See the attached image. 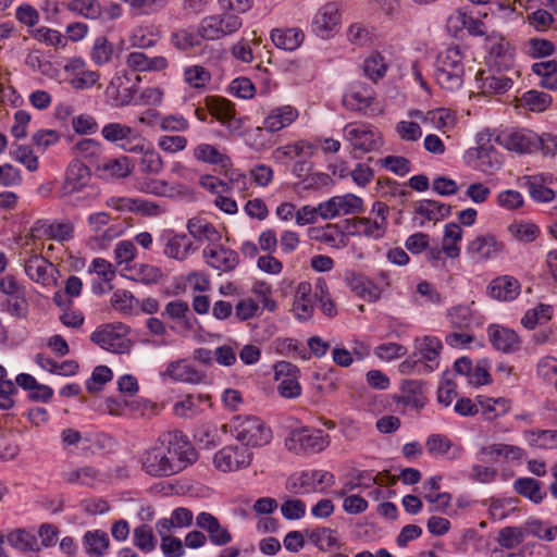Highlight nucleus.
<instances>
[{"mask_svg": "<svg viewBox=\"0 0 557 557\" xmlns=\"http://www.w3.org/2000/svg\"><path fill=\"white\" fill-rule=\"evenodd\" d=\"M198 460L191 442L180 430L163 432L140 457L141 470L153 478L177 474Z\"/></svg>", "mask_w": 557, "mask_h": 557, "instance_id": "obj_1", "label": "nucleus"}, {"mask_svg": "<svg viewBox=\"0 0 557 557\" xmlns=\"http://www.w3.org/2000/svg\"><path fill=\"white\" fill-rule=\"evenodd\" d=\"M436 83L446 90L456 91L463 85V54L458 46L441 51L435 60Z\"/></svg>", "mask_w": 557, "mask_h": 557, "instance_id": "obj_2", "label": "nucleus"}, {"mask_svg": "<svg viewBox=\"0 0 557 557\" xmlns=\"http://www.w3.org/2000/svg\"><path fill=\"white\" fill-rule=\"evenodd\" d=\"M224 432H230L244 446L260 447L270 443L271 430L256 416H235L223 425Z\"/></svg>", "mask_w": 557, "mask_h": 557, "instance_id": "obj_3", "label": "nucleus"}, {"mask_svg": "<svg viewBox=\"0 0 557 557\" xmlns=\"http://www.w3.org/2000/svg\"><path fill=\"white\" fill-rule=\"evenodd\" d=\"M0 307L17 319H25L28 314L26 288L12 274L0 278Z\"/></svg>", "mask_w": 557, "mask_h": 557, "instance_id": "obj_4", "label": "nucleus"}, {"mask_svg": "<svg viewBox=\"0 0 557 557\" xmlns=\"http://www.w3.org/2000/svg\"><path fill=\"white\" fill-rule=\"evenodd\" d=\"M335 484L333 473L324 470H307L293 474L286 482V488L293 494L305 495L331 487Z\"/></svg>", "mask_w": 557, "mask_h": 557, "instance_id": "obj_5", "label": "nucleus"}, {"mask_svg": "<svg viewBox=\"0 0 557 557\" xmlns=\"http://www.w3.org/2000/svg\"><path fill=\"white\" fill-rule=\"evenodd\" d=\"M285 445L296 454H315L329 445V435L312 428L296 429L290 432Z\"/></svg>", "mask_w": 557, "mask_h": 557, "instance_id": "obj_6", "label": "nucleus"}, {"mask_svg": "<svg viewBox=\"0 0 557 557\" xmlns=\"http://www.w3.org/2000/svg\"><path fill=\"white\" fill-rule=\"evenodd\" d=\"M128 332L129 327L123 323H111L92 332L90 339L104 350L123 354L131 347V342L126 338Z\"/></svg>", "mask_w": 557, "mask_h": 557, "instance_id": "obj_7", "label": "nucleus"}, {"mask_svg": "<svg viewBox=\"0 0 557 557\" xmlns=\"http://www.w3.org/2000/svg\"><path fill=\"white\" fill-rule=\"evenodd\" d=\"M242 18L232 12L206 16L199 24L203 40H216L237 32L242 27Z\"/></svg>", "mask_w": 557, "mask_h": 557, "instance_id": "obj_8", "label": "nucleus"}, {"mask_svg": "<svg viewBox=\"0 0 557 557\" xmlns=\"http://www.w3.org/2000/svg\"><path fill=\"white\" fill-rule=\"evenodd\" d=\"M482 139L480 137L479 143ZM465 159L474 170L487 175L494 174L502 166L500 156L491 144H479L478 147L469 149L466 152Z\"/></svg>", "mask_w": 557, "mask_h": 557, "instance_id": "obj_9", "label": "nucleus"}, {"mask_svg": "<svg viewBox=\"0 0 557 557\" xmlns=\"http://www.w3.org/2000/svg\"><path fill=\"white\" fill-rule=\"evenodd\" d=\"M101 135L109 143L125 141L121 144V147L131 152L143 151L145 148L144 139L139 133L122 123L111 122L106 124L101 129Z\"/></svg>", "mask_w": 557, "mask_h": 557, "instance_id": "obj_10", "label": "nucleus"}, {"mask_svg": "<svg viewBox=\"0 0 557 557\" xmlns=\"http://www.w3.org/2000/svg\"><path fill=\"white\" fill-rule=\"evenodd\" d=\"M344 136L350 143L354 150L361 153L375 151L383 145L380 133L374 132L364 124H347L344 128Z\"/></svg>", "mask_w": 557, "mask_h": 557, "instance_id": "obj_11", "label": "nucleus"}, {"mask_svg": "<svg viewBox=\"0 0 557 557\" xmlns=\"http://www.w3.org/2000/svg\"><path fill=\"white\" fill-rule=\"evenodd\" d=\"M251 460L252 454L247 447L230 445L215 453L213 463L220 471L231 472L248 467Z\"/></svg>", "mask_w": 557, "mask_h": 557, "instance_id": "obj_12", "label": "nucleus"}, {"mask_svg": "<svg viewBox=\"0 0 557 557\" xmlns=\"http://www.w3.org/2000/svg\"><path fill=\"white\" fill-rule=\"evenodd\" d=\"M375 99V91L371 85L355 82L345 91L343 96V104L351 110L361 112L369 108Z\"/></svg>", "mask_w": 557, "mask_h": 557, "instance_id": "obj_13", "label": "nucleus"}, {"mask_svg": "<svg viewBox=\"0 0 557 557\" xmlns=\"http://www.w3.org/2000/svg\"><path fill=\"white\" fill-rule=\"evenodd\" d=\"M91 173L88 165L79 160H73L65 173V180L61 191L63 196H69L81 191L90 181Z\"/></svg>", "mask_w": 557, "mask_h": 557, "instance_id": "obj_14", "label": "nucleus"}, {"mask_svg": "<svg viewBox=\"0 0 557 557\" xmlns=\"http://www.w3.org/2000/svg\"><path fill=\"white\" fill-rule=\"evenodd\" d=\"M159 242L163 245V253L176 260H185L191 251L196 250L186 234H176L173 231H164Z\"/></svg>", "mask_w": 557, "mask_h": 557, "instance_id": "obj_15", "label": "nucleus"}, {"mask_svg": "<svg viewBox=\"0 0 557 557\" xmlns=\"http://www.w3.org/2000/svg\"><path fill=\"white\" fill-rule=\"evenodd\" d=\"M339 21L341 15L337 5L333 2L326 3L313 17L312 32L321 38H329L339 24Z\"/></svg>", "mask_w": 557, "mask_h": 557, "instance_id": "obj_16", "label": "nucleus"}, {"mask_svg": "<svg viewBox=\"0 0 557 557\" xmlns=\"http://www.w3.org/2000/svg\"><path fill=\"white\" fill-rule=\"evenodd\" d=\"M202 256L209 267L223 272L234 270L239 262L238 253L235 250L220 245L206 247L202 251Z\"/></svg>", "mask_w": 557, "mask_h": 557, "instance_id": "obj_17", "label": "nucleus"}, {"mask_svg": "<svg viewBox=\"0 0 557 557\" xmlns=\"http://www.w3.org/2000/svg\"><path fill=\"white\" fill-rule=\"evenodd\" d=\"M487 335L492 346L502 352L512 354L521 347L518 334L513 330L498 324L488 325Z\"/></svg>", "mask_w": 557, "mask_h": 557, "instance_id": "obj_18", "label": "nucleus"}, {"mask_svg": "<svg viewBox=\"0 0 557 557\" xmlns=\"http://www.w3.org/2000/svg\"><path fill=\"white\" fill-rule=\"evenodd\" d=\"M502 144L508 150L523 154L539 151L541 140L539 139V135L532 131L522 129L507 135Z\"/></svg>", "mask_w": 557, "mask_h": 557, "instance_id": "obj_19", "label": "nucleus"}, {"mask_svg": "<svg viewBox=\"0 0 557 557\" xmlns=\"http://www.w3.org/2000/svg\"><path fill=\"white\" fill-rule=\"evenodd\" d=\"M196 525L209 533V539L216 546H224L232 541V535L211 513L202 511L196 517Z\"/></svg>", "mask_w": 557, "mask_h": 557, "instance_id": "obj_20", "label": "nucleus"}, {"mask_svg": "<svg viewBox=\"0 0 557 557\" xmlns=\"http://www.w3.org/2000/svg\"><path fill=\"white\" fill-rule=\"evenodd\" d=\"M345 282L357 296L367 301H376L381 296V289L361 273L347 271Z\"/></svg>", "mask_w": 557, "mask_h": 557, "instance_id": "obj_21", "label": "nucleus"}, {"mask_svg": "<svg viewBox=\"0 0 557 557\" xmlns=\"http://www.w3.org/2000/svg\"><path fill=\"white\" fill-rule=\"evenodd\" d=\"M165 376L173 381L189 384H200L207 381L205 372L197 370L195 367L186 363L184 360L172 361L168 364Z\"/></svg>", "mask_w": 557, "mask_h": 557, "instance_id": "obj_22", "label": "nucleus"}, {"mask_svg": "<svg viewBox=\"0 0 557 557\" xmlns=\"http://www.w3.org/2000/svg\"><path fill=\"white\" fill-rule=\"evenodd\" d=\"M503 250V244L498 243L493 235L475 237L468 246L467 252L475 261H484Z\"/></svg>", "mask_w": 557, "mask_h": 557, "instance_id": "obj_23", "label": "nucleus"}, {"mask_svg": "<svg viewBox=\"0 0 557 557\" xmlns=\"http://www.w3.org/2000/svg\"><path fill=\"white\" fill-rule=\"evenodd\" d=\"M298 116V111L292 106L274 108L265 116L263 128L275 133L290 125Z\"/></svg>", "mask_w": 557, "mask_h": 557, "instance_id": "obj_24", "label": "nucleus"}, {"mask_svg": "<svg viewBox=\"0 0 557 557\" xmlns=\"http://www.w3.org/2000/svg\"><path fill=\"white\" fill-rule=\"evenodd\" d=\"M424 382L418 380H404L401 382L403 396L398 398V403L404 406L421 410L426 403L424 396Z\"/></svg>", "mask_w": 557, "mask_h": 557, "instance_id": "obj_25", "label": "nucleus"}, {"mask_svg": "<svg viewBox=\"0 0 557 557\" xmlns=\"http://www.w3.org/2000/svg\"><path fill=\"white\" fill-rule=\"evenodd\" d=\"M513 491L533 504H541L547 496L543 483L534 478L522 476L515 480Z\"/></svg>", "mask_w": 557, "mask_h": 557, "instance_id": "obj_26", "label": "nucleus"}, {"mask_svg": "<svg viewBox=\"0 0 557 557\" xmlns=\"http://www.w3.org/2000/svg\"><path fill=\"white\" fill-rule=\"evenodd\" d=\"M305 34L298 27L274 28L271 32V40L278 49L295 51L304 42Z\"/></svg>", "mask_w": 557, "mask_h": 557, "instance_id": "obj_27", "label": "nucleus"}, {"mask_svg": "<svg viewBox=\"0 0 557 557\" xmlns=\"http://www.w3.org/2000/svg\"><path fill=\"white\" fill-rule=\"evenodd\" d=\"M52 267V263L46 258L34 255L25 261L24 270L32 281L42 285H49L53 281L49 272Z\"/></svg>", "mask_w": 557, "mask_h": 557, "instance_id": "obj_28", "label": "nucleus"}, {"mask_svg": "<svg viewBox=\"0 0 557 557\" xmlns=\"http://www.w3.org/2000/svg\"><path fill=\"white\" fill-rule=\"evenodd\" d=\"M520 293V284L512 276H500L491 282L488 285V294L497 300H512Z\"/></svg>", "mask_w": 557, "mask_h": 557, "instance_id": "obj_29", "label": "nucleus"}, {"mask_svg": "<svg viewBox=\"0 0 557 557\" xmlns=\"http://www.w3.org/2000/svg\"><path fill=\"white\" fill-rule=\"evenodd\" d=\"M162 315L177 321L186 331H193L195 323H197V319L190 312L188 304L181 299L168 302Z\"/></svg>", "mask_w": 557, "mask_h": 557, "instance_id": "obj_30", "label": "nucleus"}, {"mask_svg": "<svg viewBox=\"0 0 557 557\" xmlns=\"http://www.w3.org/2000/svg\"><path fill=\"white\" fill-rule=\"evenodd\" d=\"M126 64L137 72L162 71L168 66V61L164 57L149 58L144 52L135 51L127 55Z\"/></svg>", "mask_w": 557, "mask_h": 557, "instance_id": "obj_31", "label": "nucleus"}, {"mask_svg": "<svg viewBox=\"0 0 557 557\" xmlns=\"http://www.w3.org/2000/svg\"><path fill=\"white\" fill-rule=\"evenodd\" d=\"M443 344L440 338L435 336H424L422 339L417 341V358L421 359V363L424 361L431 362L430 364L437 368V359L440 357Z\"/></svg>", "mask_w": 557, "mask_h": 557, "instance_id": "obj_32", "label": "nucleus"}, {"mask_svg": "<svg viewBox=\"0 0 557 557\" xmlns=\"http://www.w3.org/2000/svg\"><path fill=\"white\" fill-rule=\"evenodd\" d=\"M7 542L20 552L37 553L40 550L38 539L25 529H16L7 535Z\"/></svg>", "mask_w": 557, "mask_h": 557, "instance_id": "obj_33", "label": "nucleus"}, {"mask_svg": "<svg viewBox=\"0 0 557 557\" xmlns=\"http://www.w3.org/2000/svg\"><path fill=\"white\" fill-rule=\"evenodd\" d=\"M83 544L89 555L103 556L110 546V539L102 530L87 531L83 536Z\"/></svg>", "mask_w": 557, "mask_h": 557, "instance_id": "obj_34", "label": "nucleus"}, {"mask_svg": "<svg viewBox=\"0 0 557 557\" xmlns=\"http://www.w3.org/2000/svg\"><path fill=\"white\" fill-rule=\"evenodd\" d=\"M194 157L203 163L220 165L221 168H227L232 165L231 159L221 153L214 146L209 144H199L194 149Z\"/></svg>", "mask_w": 557, "mask_h": 557, "instance_id": "obj_35", "label": "nucleus"}, {"mask_svg": "<svg viewBox=\"0 0 557 557\" xmlns=\"http://www.w3.org/2000/svg\"><path fill=\"white\" fill-rule=\"evenodd\" d=\"M447 317L451 325L459 330H468L474 323L476 325L481 324L472 309L466 305H458L453 307L448 310Z\"/></svg>", "mask_w": 557, "mask_h": 557, "instance_id": "obj_36", "label": "nucleus"}, {"mask_svg": "<svg viewBox=\"0 0 557 557\" xmlns=\"http://www.w3.org/2000/svg\"><path fill=\"white\" fill-rule=\"evenodd\" d=\"M203 38L199 32L191 28H180L171 34V44L181 51H187L201 45Z\"/></svg>", "mask_w": 557, "mask_h": 557, "instance_id": "obj_37", "label": "nucleus"}, {"mask_svg": "<svg viewBox=\"0 0 557 557\" xmlns=\"http://www.w3.org/2000/svg\"><path fill=\"white\" fill-rule=\"evenodd\" d=\"M187 230L198 240L207 239L211 243H218L221 239V235L214 225L199 218L189 219Z\"/></svg>", "mask_w": 557, "mask_h": 557, "instance_id": "obj_38", "label": "nucleus"}, {"mask_svg": "<svg viewBox=\"0 0 557 557\" xmlns=\"http://www.w3.org/2000/svg\"><path fill=\"white\" fill-rule=\"evenodd\" d=\"M205 103L210 114L221 124L225 123L234 113H236L234 104L222 97L208 96L205 99Z\"/></svg>", "mask_w": 557, "mask_h": 557, "instance_id": "obj_39", "label": "nucleus"}, {"mask_svg": "<svg viewBox=\"0 0 557 557\" xmlns=\"http://www.w3.org/2000/svg\"><path fill=\"white\" fill-rule=\"evenodd\" d=\"M416 213L424 216L429 221H437L450 214L451 207L435 200L424 199L416 205Z\"/></svg>", "mask_w": 557, "mask_h": 557, "instance_id": "obj_40", "label": "nucleus"}, {"mask_svg": "<svg viewBox=\"0 0 557 557\" xmlns=\"http://www.w3.org/2000/svg\"><path fill=\"white\" fill-rule=\"evenodd\" d=\"M133 544L143 553L149 554L157 547L153 530L148 524H140L133 531Z\"/></svg>", "mask_w": 557, "mask_h": 557, "instance_id": "obj_41", "label": "nucleus"}, {"mask_svg": "<svg viewBox=\"0 0 557 557\" xmlns=\"http://www.w3.org/2000/svg\"><path fill=\"white\" fill-rule=\"evenodd\" d=\"M479 79L481 81V89L484 94H504L509 90L512 86V81L504 75L484 76V72L478 73Z\"/></svg>", "mask_w": 557, "mask_h": 557, "instance_id": "obj_42", "label": "nucleus"}, {"mask_svg": "<svg viewBox=\"0 0 557 557\" xmlns=\"http://www.w3.org/2000/svg\"><path fill=\"white\" fill-rule=\"evenodd\" d=\"M17 394V386L8 379L7 369L0 364V409L9 410L15 406L13 396Z\"/></svg>", "mask_w": 557, "mask_h": 557, "instance_id": "obj_43", "label": "nucleus"}, {"mask_svg": "<svg viewBox=\"0 0 557 557\" xmlns=\"http://www.w3.org/2000/svg\"><path fill=\"white\" fill-rule=\"evenodd\" d=\"M388 69L384 57L379 52L371 53L363 62L364 75L373 83L382 79Z\"/></svg>", "mask_w": 557, "mask_h": 557, "instance_id": "obj_44", "label": "nucleus"}, {"mask_svg": "<svg viewBox=\"0 0 557 557\" xmlns=\"http://www.w3.org/2000/svg\"><path fill=\"white\" fill-rule=\"evenodd\" d=\"M552 96L535 89L525 91L521 97V104L533 112H543L552 103Z\"/></svg>", "mask_w": 557, "mask_h": 557, "instance_id": "obj_45", "label": "nucleus"}, {"mask_svg": "<svg viewBox=\"0 0 557 557\" xmlns=\"http://www.w3.org/2000/svg\"><path fill=\"white\" fill-rule=\"evenodd\" d=\"M525 436L532 446L544 449L557 448V430L525 431Z\"/></svg>", "mask_w": 557, "mask_h": 557, "instance_id": "obj_46", "label": "nucleus"}, {"mask_svg": "<svg viewBox=\"0 0 557 557\" xmlns=\"http://www.w3.org/2000/svg\"><path fill=\"white\" fill-rule=\"evenodd\" d=\"M476 399L478 403L483 408V413L486 416L488 420L503 416L510 409L509 400L503 397L483 398L482 396H478Z\"/></svg>", "mask_w": 557, "mask_h": 557, "instance_id": "obj_47", "label": "nucleus"}, {"mask_svg": "<svg viewBox=\"0 0 557 557\" xmlns=\"http://www.w3.org/2000/svg\"><path fill=\"white\" fill-rule=\"evenodd\" d=\"M508 232L519 242L532 243L534 242L541 231L539 226L531 222H515L508 226Z\"/></svg>", "mask_w": 557, "mask_h": 557, "instance_id": "obj_48", "label": "nucleus"}, {"mask_svg": "<svg viewBox=\"0 0 557 557\" xmlns=\"http://www.w3.org/2000/svg\"><path fill=\"white\" fill-rule=\"evenodd\" d=\"M525 537V531L521 527H505L499 530L497 542L506 548L512 549L519 546Z\"/></svg>", "mask_w": 557, "mask_h": 557, "instance_id": "obj_49", "label": "nucleus"}, {"mask_svg": "<svg viewBox=\"0 0 557 557\" xmlns=\"http://www.w3.org/2000/svg\"><path fill=\"white\" fill-rule=\"evenodd\" d=\"M97 169L115 177H126L132 171L127 157L104 159Z\"/></svg>", "mask_w": 557, "mask_h": 557, "instance_id": "obj_50", "label": "nucleus"}, {"mask_svg": "<svg viewBox=\"0 0 557 557\" xmlns=\"http://www.w3.org/2000/svg\"><path fill=\"white\" fill-rule=\"evenodd\" d=\"M114 48L113 45L104 36L96 38L91 49V60L97 65H104L110 62Z\"/></svg>", "mask_w": 557, "mask_h": 557, "instance_id": "obj_51", "label": "nucleus"}, {"mask_svg": "<svg viewBox=\"0 0 557 557\" xmlns=\"http://www.w3.org/2000/svg\"><path fill=\"white\" fill-rule=\"evenodd\" d=\"M184 79L193 88H203L210 82L211 74L203 66L193 65L185 69Z\"/></svg>", "mask_w": 557, "mask_h": 557, "instance_id": "obj_52", "label": "nucleus"}, {"mask_svg": "<svg viewBox=\"0 0 557 557\" xmlns=\"http://www.w3.org/2000/svg\"><path fill=\"white\" fill-rule=\"evenodd\" d=\"M74 226L71 222H57L45 226L44 234L58 242H69L73 238Z\"/></svg>", "mask_w": 557, "mask_h": 557, "instance_id": "obj_53", "label": "nucleus"}, {"mask_svg": "<svg viewBox=\"0 0 557 557\" xmlns=\"http://www.w3.org/2000/svg\"><path fill=\"white\" fill-rule=\"evenodd\" d=\"M113 377L112 370L107 366H97L90 379L86 381V388L89 393H96L102 389V385L110 382Z\"/></svg>", "mask_w": 557, "mask_h": 557, "instance_id": "obj_54", "label": "nucleus"}, {"mask_svg": "<svg viewBox=\"0 0 557 557\" xmlns=\"http://www.w3.org/2000/svg\"><path fill=\"white\" fill-rule=\"evenodd\" d=\"M69 9L87 18H97L102 15V7L97 0H72Z\"/></svg>", "mask_w": 557, "mask_h": 557, "instance_id": "obj_55", "label": "nucleus"}, {"mask_svg": "<svg viewBox=\"0 0 557 557\" xmlns=\"http://www.w3.org/2000/svg\"><path fill=\"white\" fill-rule=\"evenodd\" d=\"M134 302L138 305L139 300L131 292L123 289L115 290L111 298L112 307L124 314H132Z\"/></svg>", "mask_w": 557, "mask_h": 557, "instance_id": "obj_56", "label": "nucleus"}, {"mask_svg": "<svg viewBox=\"0 0 557 557\" xmlns=\"http://www.w3.org/2000/svg\"><path fill=\"white\" fill-rule=\"evenodd\" d=\"M527 534L544 540L553 541L557 534V527L545 528L544 522L540 519H529L523 528Z\"/></svg>", "mask_w": 557, "mask_h": 557, "instance_id": "obj_57", "label": "nucleus"}, {"mask_svg": "<svg viewBox=\"0 0 557 557\" xmlns=\"http://www.w3.org/2000/svg\"><path fill=\"white\" fill-rule=\"evenodd\" d=\"M133 280L143 282L145 284L157 283L162 277V272L159 268L150 264H135L133 268Z\"/></svg>", "mask_w": 557, "mask_h": 557, "instance_id": "obj_58", "label": "nucleus"}, {"mask_svg": "<svg viewBox=\"0 0 557 557\" xmlns=\"http://www.w3.org/2000/svg\"><path fill=\"white\" fill-rule=\"evenodd\" d=\"M555 52V45L544 38H531L528 41V54L533 59H541L552 55Z\"/></svg>", "mask_w": 557, "mask_h": 557, "instance_id": "obj_59", "label": "nucleus"}, {"mask_svg": "<svg viewBox=\"0 0 557 557\" xmlns=\"http://www.w3.org/2000/svg\"><path fill=\"white\" fill-rule=\"evenodd\" d=\"M143 157L140 159V170L146 174H159L163 169V160L161 156L151 150H143Z\"/></svg>", "mask_w": 557, "mask_h": 557, "instance_id": "obj_60", "label": "nucleus"}, {"mask_svg": "<svg viewBox=\"0 0 557 557\" xmlns=\"http://www.w3.org/2000/svg\"><path fill=\"white\" fill-rule=\"evenodd\" d=\"M377 163L399 176H404L410 171L409 160L400 156H387L377 160Z\"/></svg>", "mask_w": 557, "mask_h": 557, "instance_id": "obj_61", "label": "nucleus"}, {"mask_svg": "<svg viewBox=\"0 0 557 557\" xmlns=\"http://www.w3.org/2000/svg\"><path fill=\"white\" fill-rule=\"evenodd\" d=\"M337 201L338 212L344 214H355L362 212L363 201L360 197L354 194H346L344 196H335Z\"/></svg>", "mask_w": 557, "mask_h": 557, "instance_id": "obj_62", "label": "nucleus"}, {"mask_svg": "<svg viewBox=\"0 0 557 557\" xmlns=\"http://www.w3.org/2000/svg\"><path fill=\"white\" fill-rule=\"evenodd\" d=\"M252 293L260 299L263 305V309L273 312L276 310V301L271 298L272 288L271 285L264 281H257L253 283Z\"/></svg>", "mask_w": 557, "mask_h": 557, "instance_id": "obj_63", "label": "nucleus"}, {"mask_svg": "<svg viewBox=\"0 0 557 557\" xmlns=\"http://www.w3.org/2000/svg\"><path fill=\"white\" fill-rule=\"evenodd\" d=\"M386 233L382 222L371 221L368 218H359V236L363 235L374 239L382 238Z\"/></svg>", "mask_w": 557, "mask_h": 557, "instance_id": "obj_64", "label": "nucleus"}]
</instances>
